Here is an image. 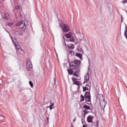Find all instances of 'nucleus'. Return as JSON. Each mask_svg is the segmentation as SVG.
Returning <instances> with one entry per match:
<instances>
[{
    "label": "nucleus",
    "instance_id": "nucleus-36",
    "mask_svg": "<svg viewBox=\"0 0 127 127\" xmlns=\"http://www.w3.org/2000/svg\"><path fill=\"white\" fill-rule=\"evenodd\" d=\"M64 39H65V37L64 36Z\"/></svg>",
    "mask_w": 127,
    "mask_h": 127
},
{
    "label": "nucleus",
    "instance_id": "nucleus-23",
    "mask_svg": "<svg viewBox=\"0 0 127 127\" xmlns=\"http://www.w3.org/2000/svg\"><path fill=\"white\" fill-rule=\"evenodd\" d=\"M7 25H8V26H11V25H12V24H13V23H7Z\"/></svg>",
    "mask_w": 127,
    "mask_h": 127
},
{
    "label": "nucleus",
    "instance_id": "nucleus-37",
    "mask_svg": "<svg viewBox=\"0 0 127 127\" xmlns=\"http://www.w3.org/2000/svg\"><path fill=\"white\" fill-rule=\"evenodd\" d=\"M0 117H1V116L0 115Z\"/></svg>",
    "mask_w": 127,
    "mask_h": 127
},
{
    "label": "nucleus",
    "instance_id": "nucleus-29",
    "mask_svg": "<svg viewBox=\"0 0 127 127\" xmlns=\"http://www.w3.org/2000/svg\"><path fill=\"white\" fill-rule=\"evenodd\" d=\"M123 19H124V17H123V15H121V22H123Z\"/></svg>",
    "mask_w": 127,
    "mask_h": 127
},
{
    "label": "nucleus",
    "instance_id": "nucleus-21",
    "mask_svg": "<svg viewBox=\"0 0 127 127\" xmlns=\"http://www.w3.org/2000/svg\"><path fill=\"white\" fill-rule=\"evenodd\" d=\"M88 90H89V88L87 87H83V92H85V91H88Z\"/></svg>",
    "mask_w": 127,
    "mask_h": 127
},
{
    "label": "nucleus",
    "instance_id": "nucleus-5",
    "mask_svg": "<svg viewBox=\"0 0 127 127\" xmlns=\"http://www.w3.org/2000/svg\"><path fill=\"white\" fill-rule=\"evenodd\" d=\"M65 37L66 38L68 39V41H70V42H74L75 41V38H74L73 34L71 32L65 34Z\"/></svg>",
    "mask_w": 127,
    "mask_h": 127
},
{
    "label": "nucleus",
    "instance_id": "nucleus-4",
    "mask_svg": "<svg viewBox=\"0 0 127 127\" xmlns=\"http://www.w3.org/2000/svg\"><path fill=\"white\" fill-rule=\"evenodd\" d=\"M102 100H100V106L101 107V109L103 110L104 112H105V108L106 106H107V102L105 101V97H104V95H101Z\"/></svg>",
    "mask_w": 127,
    "mask_h": 127
},
{
    "label": "nucleus",
    "instance_id": "nucleus-19",
    "mask_svg": "<svg viewBox=\"0 0 127 127\" xmlns=\"http://www.w3.org/2000/svg\"><path fill=\"white\" fill-rule=\"evenodd\" d=\"M23 24V21H21L17 23L16 25V26H20V25H22Z\"/></svg>",
    "mask_w": 127,
    "mask_h": 127
},
{
    "label": "nucleus",
    "instance_id": "nucleus-11",
    "mask_svg": "<svg viewBox=\"0 0 127 127\" xmlns=\"http://www.w3.org/2000/svg\"><path fill=\"white\" fill-rule=\"evenodd\" d=\"M89 79H90V75H89V74H87L84 76V82H83V84H85L86 82H88Z\"/></svg>",
    "mask_w": 127,
    "mask_h": 127
},
{
    "label": "nucleus",
    "instance_id": "nucleus-28",
    "mask_svg": "<svg viewBox=\"0 0 127 127\" xmlns=\"http://www.w3.org/2000/svg\"><path fill=\"white\" fill-rule=\"evenodd\" d=\"M69 54L72 55L74 54V52H73L72 51H70Z\"/></svg>",
    "mask_w": 127,
    "mask_h": 127
},
{
    "label": "nucleus",
    "instance_id": "nucleus-20",
    "mask_svg": "<svg viewBox=\"0 0 127 127\" xmlns=\"http://www.w3.org/2000/svg\"><path fill=\"white\" fill-rule=\"evenodd\" d=\"M75 56H77V57H78L80 59H82V54H81L80 53H76V55H75Z\"/></svg>",
    "mask_w": 127,
    "mask_h": 127
},
{
    "label": "nucleus",
    "instance_id": "nucleus-14",
    "mask_svg": "<svg viewBox=\"0 0 127 127\" xmlns=\"http://www.w3.org/2000/svg\"><path fill=\"white\" fill-rule=\"evenodd\" d=\"M74 34H76L77 36V35H81V32L79 29H76L74 31Z\"/></svg>",
    "mask_w": 127,
    "mask_h": 127
},
{
    "label": "nucleus",
    "instance_id": "nucleus-35",
    "mask_svg": "<svg viewBox=\"0 0 127 127\" xmlns=\"http://www.w3.org/2000/svg\"><path fill=\"white\" fill-rule=\"evenodd\" d=\"M56 81V78H55V82Z\"/></svg>",
    "mask_w": 127,
    "mask_h": 127
},
{
    "label": "nucleus",
    "instance_id": "nucleus-33",
    "mask_svg": "<svg viewBox=\"0 0 127 127\" xmlns=\"http://www.w3.org/2000/svg\"><path fill=\"white\" fill-rule=\"evenodd\" d=\"M71 127H74V126H73V125H71Z\"/></svg>",
    "mask_w": 127,
    "mask_h": 127
},
{
    "label": "nucleus",
    "instance_id": "nucleus-16",
    "mask_svg": "<svg viewBox=\"0 0 127 127\" xmlns=\"http://www.w3.org/2000/svg\"><path fill=\"white\" fill-rule=\"evenodd\" d=\"M84 101H85V96L84 97V96H83V95H81L80 101L84 102Z\"/></svg>",
    "mask_w": 127,
    "mask_h": 127
},
{
    "label": "nucleus",
    "instance_id": "nucleus-17",
    "mask_svg": "<svg viewBox=\"0 0 127 127\" xmlns=\"http://www.w3.org/2000/svg\"><path fill=\"white\" fill-rule=\"evenodd\" d=\"M77 51L79 52H81V53H83V49H82V48L81 47H77Z\"/></svg>",
    "mask_w": 127,
    "mask_h": 127
},
{
    "label": "nucleus",
    "instance_id": "nucleus-30",
    "mask_svg": "<svg viewBox=\"0 0 127 127\" xmlns=\"http://www.w3.org/2000/svg\"><path fill=\"white\" fill-rule=\"evenodd\" d=\"M47 123H49V118L47 117Z\"/></svg>",
    "mask_w": 127,
    "mask_h": 127
},
{
    "label": "nucleus",
    "instance_id": "nucleus-25",
    "mask_svg": "<svg viewBox=\"0 0 127 127\" xmlns=\"http://www.w3.org/2000/svg\"><path fill=\"white\" fill-rule=\"evenodd\" d=\"M4 15L6 16V17H8V16H9V14H8L7 13H6Z\"/></svg>",
    "mask_w": 127,
    "mask_h": 127
},
{
    "label": "nucleus",
    "instance_id": "nucleus-26",
    "mask_svg": "<svg viewBox=\"0 0 127 127\" xmlns=\"http://www.w3.org/2000/svg\"><path fill=\"white\" fill-rule=\"evenodd\" d=\"M123 3H127V0H124L122 1Z\"/></svg>",
    "mask_w": 127,
    "mask_h": 127
},
{
    "label": "nucleus",
    "instance_id": "nucleus-9",
    "mask_svg": "<svg viewBox=\"0 0 127 127\" xmlns=\"http://www.w3.org/2000/svg\"><path fill=\"white\" fill-rule=\"evenodd\" d=\"M72 80L74 85H77V86H81V83L79 81V79L75 78H72Z\"/></svg>",
    "mask_w": 127,
    "mask_h": 127
},
{
    "label": "nucleus",
    "instance_id": "nucleus-15",
    "mask_svg": "<svg viewBox=\"0 0 127 127\" xmlns=\"http://www.w3.org/2000/svg\"><path fill=\"white\" fill-rule=\"evenodd\" d=\"M125 29V33H124V35L127 39V25H126Z\"/></svg>",
    "mask_w": 127,
    "mask_h": 127
},
{
    "label": "nucleus",
    "instance_id": "nucleus-8",
    "mask_svg": "<svg viewBox=\"0 0 127 127\" xmlns=\"http://www.w3.org/2000/svg\"><path fill=\"white\" fill-rule=\"evenodd\" d=\"M84 98L86 102H91V94H90V92H86Z\"/></svg>",
    "mask_w": 127,
    "mask_h": 127
},
{
    "label": "nucleus",
    "instance_id": "nucleus-34",
    "mask_svg": "<svg viewBox=\"0 0 127 127\" xmlns=\"http://www.w3.org/2000/svg\"><path fill=\"white\" fill-rule=\"evenodd\" d=\"M76 121V119L73 120V122H75Z\"/></svg>",
    "mask_w": 127,
    "mask_h": 127
},
{
    "label": "nucleus",
    "instance_id": "nucleus-12",
    "mask_svg": "<svg viewBox=\"0 0 127 127\" xmlns=\"http://www.w3.org/2000/svg\"><path fill=\"white\" fill-rule=\"evenodd\" d=\"M87 120L88 123H93V120H94V117L89 116L87 117Z\"/></svg>",
    "mask_w": 127,
    "mask_h": 127
},
{
    "label": "nucleus",
    "instance_id": "nucleus-24",
    "mask_svg": "<svg viewBox=\"0 0 127 127\" xmlns=\"http://www.w3.org/2000/svg\"><path fill=\"white\" fill-rule=\"evenodd\" d=\"M96 127H99V121L97 120L96 122Z\"/></svg>",
    "mask_w": 127,
    "mask_h": 127
},
{
    "label": "nucleus",
    "instance_id": "nucleus-32",
    "mask_svg": "<svg viewBox=\"0 0 127 127\" xmlns=\"http://www.w3.org/2000/svg\"><path fill=\"white\" fill-rule=\"evenodd\" d=\"M3 18H4V19H8V18L7 17H4Z\"/></svg>",
    "mask_w": 127,
    "mask_h": 127
},
{
    "label": "nucleus",
    "instance_id": "nucleus-31",
    "mask_svg": "<svg viewBox=\"0 0 127 127\" xmlns=\"http://www.w3.org/2000/svg\"><path fill=\"white\" fill-rule=\"evenodd\" d=\"M24 26H22V28H24V29L25 28V27H25V23L24 24Z\"/></svg>",
    "mask_w": 127,
    "mask_h": 127
},
{
    "label": "nucleus",
    "instance_id": "nucleus-27",
    "mask_svg": "<svg viewBox=\"0 0 127 127\" xmlns=\"http://www.w3.org/2000/svg\"><path fill=\"white\" fill-rule=\"evenodd\" d=\"M20 7L19 6H16L15 8V9H19Z\"/></svg>",
    "mask_w": 127,
    "mask_h": 127
},
{
    "label": "nucleus",
    "instance_id": "nucleus-6",
    "mask_svg": "<svg viewBox=\"0 0 127 127\" xmlns=\"http://www.w3.org/2000/svg\"><path fill=\"white\" fill-rule=\"evenodd\" d=\"M83 108L84 109H85V110L82 111V113H83L84 116L85 115H87V114L89 113L88 111H90V112L92 111V109H91V108H90V106L87 105H84Z\"/></svg>",
    "mask_w": 127,
    "mask_h": 127
},
{
    "label": "nucleus",
    "instance_id": "nucleus-22",
    "mask_svg": "<svg viewBox=\"0 0 127 127\" xmlns=\"http://www.w3.org/2000/svg\"><path fill=\"white\" fill-rule=\"evenodd\" d=\"M29 84L31 86V88L33 87V83L31 81H29Z\"/></svg>",
    "mask_w": 127,
    "mask_h": 127
},
{
    "label": "nucleus",
    "instance_id": "nucleus-18",
    "mask_svg": "<svg viewBox=\"0 0 127 127\" xmlns=\"http://www.w3.org/2000/svg\"><path fill=\"white\" fill-rule=\"evenodd\" d=\"M68 47L69 49H74V45H73V44L68 45Z\"/></svg>",
    "mask_w": 127,
    "mask_h": 127
},
{
    "label": "nucleus",
    "instance_id": "nucleus-13",
    "mask_svg": "<svg viewBox=\"0 0 127 127\" xmlns=\"http://www.w3.org/2000/svg\"><path fill=\"white\" fill-rule=\"evenodd\" d=\"M77 38H78L79 40H80V41H82V40H83V39H84V37L83 36V35H82V34H80V35H77Z\"/></svg>",
    "mask_w": 127,
    "mask_h": 127
},
{
    "label": "nucleus",
    "instance_id": "nucleus-3",
    "mask_svg": "<svg viewBox=\"0 0 127 127\" xmlns=\"http://www.w3.org/2000/svg\"><path fill=\"white\" fill-rule=\"evenodd\" d=\"M59 20V24H60V27L62 28L63 31H64V32H68V31L70 30L69 26H68V25L67 24H64V23L62 21L60 20Z\"/></svg>",
    "mask_w": 127,
    "mask_h": 127
},
{
    "label": "nucleus",
    "instance_id": "nucleus-2",
    "mask_svg": "<svg viewBox=\"0 0 127 127\" xmlns=\"http://www.w3.org/2000/svg\"><path fill=\"white\" fill-rule=\"evenodd\" d=\"M11 39H12L13 43L15 45V47L16 49L18 50V53H19V54H21V55H22V54H23V53H24V51H23V50H22V49H21V47H20V46L16 44V39L15 38H12Z\"/></svg>",
    "mask_w": 127,
    "mask_h": 127
},
{
    "label": "nucleus",
    "instance_id": "nucleus-10",
    "mask_svg": "<svg viewBox=\"0 0 127 127\" xmlns=\"http://www.w3.org/2000/svg\"><path fill=\"white\" fill-rule=\"evenodd\" d=\"M50 105L49 106H48L47 108L48 109L49 108L50 110H53V109L55 108V107L54 106V103L52 102V101H50Z\"/></svg>",
    "mask_w": 127,
    "mask_h": 127
},
{
    "label": "nucleus",
    "instance_id": "nucleus-1",
    "mask_svg": "<svg viewBox=\"0 0 127 127\" xmlns=\"http://www.w3.org/2000/svg\"><path fill=\"white\" fill-rule=\"evenodd\" d=\"M81 64V61L79 60H75L73 62H71L69 64L70 69H68V73L70 75H73V76H75L76 77H79V73H80V69L79 67L80 66V64Z\"/></svg>",
    "mask_w": 127,
    "mask_h": 127
},
{
    "label": "nucleus",
    "instance_id": "nucleus-7",
    "mask_svg": "<svg viewBox=\"0 0 127 127\" xmlns=\"http://www.w3.org/2000/svg\"><path fill=\"white\" fill-rule=\"evenodd\" d=\"M26 65L27 71H30V69H32V63H31V61H30V60H27Z\"/></svg>",
    "mask_w": 127,
    "mask_h": 127
}]
</instances>
